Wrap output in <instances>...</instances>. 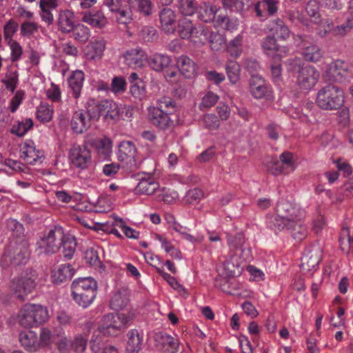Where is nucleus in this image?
Instances as JSON below:
<instances>
[{
	"label": "nucleus",
	"instance_id": "28",
	"mask_svg": "<svg viewBox=\"0 0 353 353\" xmlns=\"http://www.w3.org/2000/svg\"><path fill=\"white\" fill-rule=\"evenodd\" d=\"M59 30L63 33L71 32L75 26L74 14L69 10H61L59 12L57 19Z\"/></svg>",
	"mask_w": 353,
	"mask_h": 353
},
{
	"label": "nucleus",
	"instance_id": "41",
	"mask_svg": "<svg viewBox=\"0 0 353 353\" xmlns=\"http://www.w3.org/2000/svg\"><path fill=\"white\" fill-rule=\"evenodd\" d=\"M314 108V103L311 101H305L301 109H297L295 111L294 118L299 119L303 122H310V117L313 116V109Z\"/></svg>",
	"mask_w": 353,
	"mask_h": 353
},
{
	"label": "nucleus",
	"instance_id": "56",
	"mask_svg": "<svg viewBox=\"0 0 353 353\" xmlns=\"http://www.w3.org/2000/svg\"><path fill=\"white\" fill-rule=\"evenodd\" d=\"M139 37L145 42L154 41L158 39L157 31L152 26L143 27L139 32Z\"/></svg>",
	"mask_w": 353,
	"mask_h": 353
},
{
	"label": "nucleus",
	"instance_id": "61",
	"mask_svg": "<svg viewBox=\"0 0 353 353\" xmlns=\"http://www.w3.org/2000/svg\"><path fill=\"white\" fill-rule=\"evenodd\" d=\"M273 63L271 64V77L272 80L274 83L279 84L282 80L281 77V59L279 60V58L276 59V61L272 60Z\"/></svg>",
	"mask_w": 353,
	"mask_h": 353
},
{
	"label": "nucleus",
	"instance_id": "15",
	"mask_svg": "<svg viewBox=\"0 0 353 353\" xmlns=\"http://www.w3.org/2000/svg\"><path fill=\"white\" fill-rule=\"evenodd\" d=\"M20 157L27 163L35 165L42 162L43 154L42 151L36 148L33 141L27 139L21 145Z\"/></svg>",
	"mask_w": 353,
	"mask_h": 353
},
{
	"label": "nucleus",
	"instance_id": "38",
	"mask_svg": "<svg viewBox=\"0 0 353 353\" xmlns=\"http://www.w3.org/2000/svg\"><path fill=\"white\" fill-rule=\"evenodd\" d=\"M82 21L94 27L101 28L106 24L107 20L101 12H85Z\"/></svg>",
	"mask_w": 353,
	"mask_h": 353
},
{
	"label": "nucleus",
	"instance_id": "47",
	"mask_svg": "<svg viewBox=\"0 0 353 353\" xmlns=\"http://www.w3.org/2000/svg\"><path fill=\"white\" fill-rule=\"evenodd\" d=\"M157 239L160 242L161 248H163L171 257L176 259H181V252L180 250L176 249L168 239L161 235L157 234Z\"/></svg>",
	"mask_w": 353,
	"mask_h": 353
},
{
	"label": "nucleus",
	"instance_id": "36",
	"mask_svg": "<svg viewBox=\"0 0 353 353\" xmlns=\"http://www.w3.org/2000/svg\"><path fill=\"white\" fill-rule=\"evenodd\" d=\"M159 185L153 177L142 179L138 183L136 191L139 194L150 195L159 188Z\"/></svg>",
	"mask_w": 353,
	"mask_h": 353
},
{
	"label": "nucleus",
	"instance_id": "42",
	"mask_svg": "<svg viewBox=\"0 0 353 353\" xmlns=\"http://www.w3.org/2000/svg\"><path fill=\"white\" fill-rule=\"evenodd\" d=\"M323 52L321 48L315 44L305 46L302 50L303 58L310 62H318L323 57Z\"/></svg>",
	"mask_w": 353,
	"mask_h": 353
},
{
	"label": "nucleus",
	"instance_id": "52",
	"mask_svg": "<svg viewBox=\"0 0 353 353\" xmlns=\"http://www.w3.org/2000/svg\"><path fill=\"white\" fill-rule=\"evenodd\" d=\"M33 126V121L31 119H25L12 125L11 132L18 137L24 136Z\"/></svg>",
	"mask_w": 353,
	"mask_h": 353
},
{
	"label": "nucleus",
	"instance_id": "43",
	"mask_svg": "<svg viewBox=\"0 0 353 353\" xmlns=\"http://www.w3.org/2000/svg\"><path fill=\"white\" fill-rule=\"evenodd\" d=\"M210 32L208 27L201 25L194 26L190 39L195 43H205L208 40Z\"/></svg>",
	"mask_w": 353,
	"mask_h": 353
},
{
	"label": "nucleus",
	"instance_id": "45",
	"mask_svg": "<svg viewBox=\"0 0 353 353\" xmlns=\"http://www.w3.org/2000/svg\"><path fill=\"white\" fill-rule=\"evenodd\" d=\"M225 72L228 79L232 84H236L239 81L241 66L236 61H228L225 65Z\"/></svg>",
	"mask_w": 353,
	"mask_h": 353
},
{
	"label": "nucleus",
	"instance_id": "50",
	"mask_svg": "<svg viewBox=\"0 0 353 353\" xmlns=\"http://www.w3.org/2000/svg\"><path fill=\"white\" fill-rule=\"evenodd\" d=\"M73 38L81 43H85L90 38V29L83 24L77 23L72 30Z\"/></svg>",
	"mask_w": 353,
	"mask_h": 353
},
{
	"label": "nucleus",
	"instance_id": "37",
	"mask_svg": "<svg viewBox=\"0 0 353 353\" xmlns=\"http://www.w3.org/2000/svg\"><path fill=\"white\" fill-rule=\"evenodd\" d=\"M285 229L290 231L292 236L296 241H301L307 235V229L302 221V219L296 220L292 224L286 226Z\"/></svg>",
	"mask_w": 353,
	"mask_h": 353
},
{
	"label": "nucleus",
	"instance_id": "17",
	"mask_svg": "<svg viewBox=\"0 0 353 353\" xmlns=\"http://www.w3.org/2000/svg\"><path fill=\"white\" fill-rule=\"evenodd\" d=\"M321 260L320 250L318 248L307 249L301 259V269L303 272L315 271Z\"/></svg>",
	"mask_w": 353,
	"mask_h": 353
},
{
	"label": "nucleus",
	"instance_id": "25",
	"mask_svg": "<svg viewBox=\"0 0 353 353\" xmlns=\"http://www.w3.org/2000/svg\"><path fill=\"white\" fill-rule=\"evenodd\" d=\"M148 117L151 123L160 129H166L172 124L170 115L163 112L162 110L157 109L155 107L149 109Z\"/></svg>",
	"mask_w": 353,
	"mask_h": 353
},
{
	"label": "nucleus",
	"instance_id": "9",
	"mask_svg": "<svg viewBox=\"0 0 353 353\" xmlns=\"http://www.w3.org/2000/svg\"><path fill=\"white\" fill-rule=\"evenodd\" d=\"M35 285V278L33 274L21 275L13 279L10 285V290L19 299L23 301L25 296L32 292Z\"/></svg>",
	"mask_w": 353,
	"mask_h": 353
},
{
	"label": "nucleus",
	"instance_id": "7",
	"mask_svg": "<svg viewBox=\"0 0 353 353\" xmlns=\"http://www.w3.org/2000/svg\"><path fill=\"white\" fill-rule=\"evenodd\" d=\"M61 228L55 227L44 234L37 243V251L41 254H54L60 248L63 238Z\"/></svg>",
	"mask_w": 353,
	"mask_h": 353
},
{
	"label": "nucleus",
	"instance_id": "64",
	"mask_svg": "<svg viewBox=\"0 0 353 353\" xmlns=\"http://www.w3.org/2000/svg\"><path fill=\"white\" fill-rule=\"evenodd\" d=\"M52 334L49 328L43 327L40 331L39 336V348L41 347H48L51 345Z\"/></svg>",
	"mask_w": 353,
	"mask_h": 353
},
{
	"label": "nucleus",
	"instance_id": "33",
	"mask_svg": "<svg viewBox=\"0 0 353 353\" xmlns=\"http://www.w3.org/2000/svg\"><path fill=\"white\" fill-rule=\"evenodd\" d=\"M176 65L181 73L185 78H192L196 74V65L187 56H181L177 59Z\"/></svg>",
	"mask_w": 353,
	"mask_h": 353
},
{
	"label": "nucleus",
	"instance_id": "53",
	"mask_svg": "<svg viewBox=\"0 0 353 353\" xmlns=\"http://www.w3.org/2000/svg\"><path fill=\"white\" fill-rule=\"evenodd\" d=\"M155 108L162 110L163 112L170 115L175 111V103L170 97H163L157 101V107Z\"/></svg>",
	"mask_w": 353,
	"mask_h": 353
},
{
	"label": "nucleus",
	"instance_id": "32",
	"mask_svg": "<svg viewBox=\"0 0 353 353\" xmlns=\"http://www.w3.org/2000/svg\"><path fill=\"white\" fill-rule=\"evenodd\" d=\"M105 48V43L103 40H96L85 47V54L88 59H99L101 58Z\"/></svg>",
	"mask_w": 353,
	"mask_h": 353
},
{
	"label": "nucleus",
	"instance_id": "46",
	"mask_svg": "<svg viewBox=\"0 0 353 353\" xmlns=\"http://www.w3.org/2000/svg\"><path fill=\"white\" fill-rule=\"evenodd\" d=\"M198 3L195 0H178L177 8L184 16H192L196 12Z\"/></svg>",
	"mask_w": 353,
	"mask_h": 353
},
{
	"label": "nucleus",
	"instance_id": "13",
	"mask_svg": "<svg viewBox=\"0 0 353 353\" xmlns=\"http://www.w3.org/2000/svg\"><path fill=\"white\" fill-rule=\"evenodd\" d=\"M261 47L263 52L271 57L272 60L281 59L289 53V48L287 46H279L274 37L268 36L261 42Z\"/></svg>",
	"mask_w": 353,
	"mask_h": 353
},
{
	"label": "nucleus",
	"instance_id": "6",
	"mask_svg": "<svg viewBox=\"0 0 353 353\" xmlns=\"http://www.w3.org/2000/svg\"><path fill=\"white\" fill-rule=\"evenodd\" d=\"M29 256L28 243L26 241H11L2 255L0 264L3 268L10 265H23L27 263Z\"/></svg>",
	"mask_w": 353,
	"mask_h": 353
},
{
	"label": "nucleus",
	"instance_id": "58",
	"mask_svg": "<svg viewBox=\"0 0 353 353\" xmlns=\"http://www.w3.org/2000/svg\"><path fill=\"white\" fill-rule=\"evenodd\" d=\"M87 339L81 334H78L74 336V339L71 341L70 347L76 353H82L85 351L87 346Z\"/></svg>",
	"mask_w": 353,
	"mask_h": 353
},
{
	"label": "nucleus",
	"instance_id": "14",
	"mask_svg": "<svg viewBox=\"0 0 353 353\" xmlns=\"http://www.w3.org/2000/svg\"><path fill=\"white\" fill-rule=\"evenodd\" d=\"M250 92L255 99H269L272 97V90L265 79L259 74H253L250 81Z\"/></svg>",
	"mask_w": 353,
	"mask_h": 353
},
{
	"label": "nucleus",
	"instance_id": "30",
	"mask_svg": "<svg viewBox=\"0 0 353 353\" xmlns=\"http://www.w3.org/2000/svg\"><path fill=\"white\" fill-rule=\"evenodd\" d=\"M245 236L242 233H237L236 235H228V245L231 252L235 256H241L243 253L248 252L249 250H245L244 248Z\"/></svg>",
	"mask_w": 353,
	"mask_h": 353
},
{
	"label": "nucleus",
	"instance_id": "16",
	"mask_svg": "<svg viewBox=\"0 0 353 353\" xmlns=\"http://www.w3.org/2000/svg\"><path fill=\"white\" fill-rule=\"evenodd\" d=\"M94 108L96 110L90 117L98 118L101 114H105L111 119H114L119 114L120 110L118 105L110 99H103L97 103Z\"/></svg>",
	"mask_w": 353,
	"mask_h": 353
},
{
	"label": "nucleus",
	"instance_id": "5",
	"mask_svg": "<svg viewBox=\"0 0 353 353\" xmlns=\"http://www.w3.org/2000/svg\"><path fill=\"white\" fill-rule=\"evenodd\" d=\"M19 324L26 328L36 327L49 318L47 307L39 304H25L18 313Z\"/></svg>",
	"mask_w": 353,
	"mask_h": 353
},
{
	"label": "nucleus",
	"instance_id": "63",
	"mask_svg": "<svg viewBox=\"0 0 353 353\" xmlns=\"http://www.w3.org/2000/svg\"><path fill=\"white\" fill-rule=\"evenodd\" d=\"M6 228L17 237L21 236L24 232L23 225L15 219H8L6 222Z\"/></svg>",
	"mask_w": 353,
	"mask_h": 353
},
{
	"label": "nucleus",
	"instance_id": "2",
	"mask_svg": "<svg viewBox=\"0 0 353 353\" xmlns=\"http://www.w3.org/2000/svg\"><path fill=\"white\" fill-rule=\"evenodd\" d=\"M134 317L132 311L105 314L99 325V332L105 336H117L130 325Z\"/></svg>",
	"mask_w": 353,
	"mask_h": 353
},
{
	"label": "nucleus",
	"instance_id": "35",
	"mask_svg": "<svg viewBox=\"0 0 353 353\" xmlns=\"http://www.w3.org/2000/svg\"><path fill=\"white\" fill-rule=\"evenodd\" d=\"M129 302V294L126 290H119L114 293L110 300V307L114 310L123 309Z\"/></svg>",
	"mask_w": 353,
	"mask_h": 353
},
{
	"label": "nucleus",
	"instance_id": "57",
	"mask_svg": "<svg viewBox=\"0 0 353 353\" xmlns=\"http://www.w3.org/2000/svg\"><path fill=\"white\" fill-rule=\"evenodd\" d=\"M52 110L48 105H40L37 111V118L42 123L49 122L52 119Z\"/></svg>",
	"mask_w": 353,
	"mask_h": 353
},
{
	"label": "nucleus",
	"instance_id": "44",
	"mask_svg": "<svg viewBox=\"0 0 353 353\" xmlns=\"http://www.w3.org/2000/svg\"><path fill=\"white\" fill-rule=\"evenodd\" d=\"M177 31L179 36L183 39H190L194 29V24L192 21L184 18L179 20L177 25Z\"/></svg>",
	"mask_w": 353,
	"mask_h": 353
},
{
	"label": "nucleus",
	"instance_id": "59",
	"mask_svg": "<svg viewBox=\"0 0 353 353\" xmlns=\"http://www.w3.org/2000/svg\"><path fill=\"white\" fill-rule=\"evenodd\" d=\"M38 23L32 21H25L21 24V34L23 37H30L39 30Z\"/></svg>",
	"mask_w": 353,
	"mask_h": 353
},
{
	"label": "nucleus",
	"instance_id": "55",
	"mask_svg": "<svg viewBox=\"0 0 353 353\" xmlns=\"http://www.w3.org/2000/svg\"><path fill=\"white\" fill-rule=\"evenodd\" d=\"M210 46L212 50L218 51L225 45V38L219 32H212L210 31L208 40Z\"/></svg>",
	"mask_w": 353,
	"mask_h": 353
},
{
	"label": "nucleus",
	"instance_id": "60",
	"mask_svg": "<svg viewBox=\"0 0 353 353\" xmlns=\"http://www.w3.org/2000/svg\"><path fill=\"white\" fill-rule=\"evenodd\" d=\"M2 83L11 92H14L18 84V73L16 71L8 72Z\"/></svg>",
	"mask_w": 353,
	"mask_h": 353
},
{
	"label": "nucleus",
	"instance_id": "18",
	"mask_svg": "<svg viewBox=\"0 0 353 353\" xmlns=\"http://www.w3.org/2000/svg\"><path fill=\"white\" fill-rule=\"evenodd\" d=\"M161 29L168 34H173L176 30V14L169 8H163L159 14Z\"/></svg>",
	"mask_w": 353,
	"mask_h": 353
},
{
	"label": "nucleus",
	"instance_id": "22",
	"mask_svg": "<svg viewBox=\"0 0 353 353\" xmlns=\"http://www.w3.org/2000/svg\"><path fill=\"white\" fill-rule=\"evenodd\" d=\"M125 63L130 68H137L143 65L147 59V55L140 48H132L123 54Z\"/></svg>",
	"mask_w": 353,
	"mask_h": 353
},
{
	"label": "nucleus",
	"instance_id": "1",
	"mask_svg": "<svg viewBox=\"0 0 353 353\" xmlns=\"http://www.w3.org/2000/svg\"><path fill=\"white\" fill-rule=\"evenodd\" d=\"M276 212V216H270L267 219L268 226L274 232L282 231L286 226L304 216L303 210L283 199L277 203Z\"/></svg>",
	"mask_w": 353,
	"mask_h": 353
},
{
	"label": "nucleus",
	"instance_id": "51",
	"mask_svg": "<svg viewBox=\"0 0 353 353\" xmlns=\"http://www.w3.org/2000/svg\"><path fill=\"white\" fill-rule=\"evenodd\" d=\"M227 51L232 57H239L243 51V37L239 34L231 40L227 46Z\"/></svg>",
	"mask_w": 353,
	"mask_h": 353
},
{
	"label": "nucleus",
	"instance_id": "27",
	"mask_svg": "<svg viewBox=\"0 0 353 353\" xmlns=\"http://www.w3.org/2000/svg\"><path fill=\"white\" fill-rule=\"evenodd\" d=\"M74 274V270L70 264H61L56 267L51 274L54 283L60 284L70 280Z\"/></svg>",
	"mask_w": 353,
	"mask_h": 353
},
{
	"label": "nucleus",
	"instance_id": "48",
	"mask_svg": "<svg viewBox=\"0 0 353 353\" xmlns=\"http://www.w3.org/2000/svg\"><path fill=\"white\" fill-rule=\"evenodd\" d=\"M161 349L165 353H176L178 350V339L168 335H161Z\"/></svg>",
	"mask_w": 353,
	"mask_h": 353
},
{
	"label": "nucleus",
	"instance_id": "62",
	"mask_svg": "<svg viewBox=\"0 0 353 353\" xmlns=\"http://www.w3.org/2000/svg\"><path fill=\"white\" fill-rule=\"evenodd\" d=\"M130 93L132 95L139 99H141L145 95V85L143 81H138L130 86Z\"/></svg>",
	"mask_w": 353,
	"mask_h": 353
},
{
	"label": "nucleus",
	"instance_id": "23",
	"mask_svg": "<svg viewBox=\"0 0 353 353\" xmlns=\"http://www.w3.org/2000/svg\"><path fill=\"white\" fill-rule=\"evenodd\" d=\"M70 125L74 132L77 134L83 133L90 125V117L88 113L83 110L75 111L72 114Z\"/></svg>",
	"mask_w": 353,
	"mask_h": 353
},
{
	"label": "nucleus",
	"instance_id": "54",
	"mask_svg": "<svg viewBox=\"0 0 353 353\" xmlns=\"http://www.w3.org/2000/svg\"><path fill=\"white\" fill-rule=\"evenodd\" d=\"M114 13L116 19L119 23L127 25L132 20V12L128 3Z\"/></svg>",
	"mask_w": 353,
	"mask_h": 353
},
{
	"label": "nucleus",
	"instance_id": "19",
	"mask_svg": "<svg viewBox=\"0 0 353 353\" xmlns=\"http://www.w3.org/2000/svg\"><path fill=\"white\" fill-rule=\"evenodd\" d=\"M222 12L220 8L207 2H202L198 5L196 14L197 17L205 23L214 21L216 24V19L218 14Z\"/></svg>",
	"mask_w": 353,
	"mask_h": 353
},
{
	"label": "nucleus",
	"instance_id": "34",
	"mask_svg": "<svg viewBox=\"0 0 353 353\" xmlns=\"http://www.w3.org/2000/svg\"><path fill=\"white\" fill-rule=\"evenodd\" d=\"M171 63L170 57L164 54L156 53L148 59L150 66L155 71L160 72L168 68Z\"/></svg>",
	"mask_w": 353,
	"mask_h": 353
},
{
	"label": "nucleus",
	"instance_id": "8",
	"mask_svg": "<svg viewBox=\"0 0 353 353\" xmlns=\"http://www.w3.org/2000/svg\"><path fill=\"white\" fill-rule=\"evenodd\" d=\"M71 163L76 168L84 170L92 164L91 152L87 141L83 145L74 144L69 152Z\"/></svg>",
	"mask_w": 353,
	"mask_h": 353
},
{
	"label": "nucleus",
	"instance_id": "29",
	"mask_svg": "<svg viewBox=\"0 0 353 353\" xmlns=\"http://www.w3.org/2000/svg\"><path fill=\"white\" fill-rule=\"evenodd\" d=\"M19 342L21 346L28 352H36L39 349L37 334L32 330L21 332Z\"/></svg>",
	"mask_w": 353,
	"mask_h": 353
},
{
	"label": "nucleus",
	"instance_id": "40",
	"mask_svg": "<svg viewBox=\"0 0 353 353\" xmlns=\"http://www.w3.org/2000/svg\"><path fill=\"white\" fill-rule=\"evenodd\" d=\"M63 248V256L67 259H71L77 248V241L74 236L63 234L61 244Z\"/></svg>",
	"mask_w": 353,
	"mask_h": 353
},
{
	"label": "nucleus",
	"instance_id": "20",
	"mask_svg": "<svg viewBox=\"0 0 353 353\" xmlns=\"http://www.w3.org/2000/svg\"><path fill=\"white\" fill-rule=\"evenodd\" d=\"M319 8V3L316 0H310L306 4L305 10L314 23L323 25L325 28L323 34L319 32L321 37H324L332 30L331 26L332 25V23L330 22L328 20L323 22L321 19Z\"/></svg>",
	"mask_w": 353,
	"mask_h": 353
},
{
	"label": "nucleus",
	"instance_id": "31",
	"mask_svg": "<svg viewBox=\"0 0 353 353\" xmlns=\"http://www.w3.org/2000/svg\"><path fill=\"white\" fill-rule=\"evenodd\" d=\"M143 336L137 330L132 329L128 332L126 353H139L141 349Z\"/></svg>",
	"mask_w": 353,
	"mask_h": 353
},
{
	"label": "nucleus",
	"instance_id": "3",
	"mask_svg": "<svg viewBox=\"0 0 353 353\" xmlns=\"http://www.w3.org/2000/svg\"><path fill=\"white\" fill-rule=\"evenodd\" d=\"M97 289V283L92 277L79 278L72 283V298L79 306L87 308L95 299Z\"/></svg>",
	"mask_w": 353,
	"mask_h": 353
},
{
	"label": "nucleus",
	"instance_id": "39",
	"mask_svg": "<svg viewBox=\"0 0 353 353\" xmlns=\"http://www.w3.org/2000/svg\"><path fill=\"white\" fill-rule=\"evenodd\" d=\"M270 29L279 39L283 41L287 40L291 34L289 28L280 19L272 21Z\"/></svg>",
	"mask_w": 353,
	"mask_h": 353
},
{
	"label": "nucleus",
	"instance_id": "12",
	"mask_svg": "<svg viewBox=\"0 0 353 353\" xmlns=\"http://www.w3.org/2000/svg\"><path fill=\"white\" fill-rule=\"evenodd\" d=\"M319 76L315 67L306 65L297 74L296 82L301 89L310 90L316 84Z\"/></svg>",
	"mask_w": 353,
	"mask_h": 353
},
{
	"label": "nucleus",
	"instance_id": "10",
	"mask_svg": "<svg viewBox=\"0 0 353 353\" xmlns=\"http://www.w3.org/2000/svg\"><path fill=\"white\" fill-rule=\"evenodd\" d=\"M137 148L130 141H123L119 145V160L125 164L128 169L134 171L139 168L137 159Z\"/></svg>",
	"mask_w": 353,
	"mask_h": 353
},
{
	"label": "nucleus",
	"instance_id": "26",
	"mask_svg": "<svg viewBox=\"0 0 353 353\" xmlns=\"http://www.w3.org/2000/svg\"><path fill=\"white\" fill-rule=\"evenodd\" d=\"M85 80V74L82 70L72 71L68 79L69 88L71 90L72 96L78 99L81 95V90Z\"/></svg>",
	"mask_w": 353,
	"mask_h": 353
},
{
	"label": "nucleus",
	"instance_id": "49",
	"mask_svg": "<svg viewBox=\"0 0 353 353\" xmlns=\"http://www.w3.org/2000/svg\"><path fill=\"white\" fill-rule=\"evenodd\" d=\"M216 26L227 30L233 31L237 28L239 23L236 19H229L227 14L222 12L216 17Z\"/></svg>",
	"mask_w": 353,
	"mask_h": 353
},
{
	"label": "nucleus",
	"instance_id": "24",
	"mask_svg": "<svg viewBox=\"0 0 353 353\" xmlns=\"http://www.w3.org/2000/svg\"><path fill=\"white\" fill-rule=\"evenodd\" d=\"M348 70L349 66L347 63L342 60H336L329 64L327 73L330 80L342 82L347 75Z\"/></svg>",
	"mask_w": 353,
	"mask_h": 353
},
{
	"label": "nucleus",
	"instance_id": "21",
	"mask_svg": "<svg viewBox=\"0 0 353 353\" xmlns=\"http://www.w3.org/2000/svg\"><path fill=\"white\" fill-rule=\"evenodd\" d=\"M89 147L93 148L101 159H107L112 152V142L108 137L93 139L87 141Z\"/></svg>",
	"mask_w": 353,
	"mask_h": 353
},
{
	"label": "nucleus",
	"instance_id": "4",
	"mask_svg": "<svg viewBox=\"0 0 353 353\" xmlns=\"http://www.w3.org/2000/svg\"><path fill=\"white\" fill-rule=\"evenodd\" d=\"M343 90L339 87L329 84L321 88L316 94V105L323 110H336L344 104Z\"/></svg>",
	"mask_w": 353,
	"mask_h": 353
},
{
	"label": "nucleus",
	"instance_id": "11",
	"mask_svg": "<svg viewBox=\"0 0 353 353\" xmlns=\"http://www.w3.org/2000/svg\"><path fill=\"white\" fill-rule=\"evenodd\" d=\"M294 169L295 165L292 153L288 151L281 154L279 160L272 161L269 167L270 172L274 175L288 174Z\"/></svg>",
	"mask_w": 353,
	"mask_h": 353
}]
</instances>
